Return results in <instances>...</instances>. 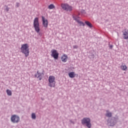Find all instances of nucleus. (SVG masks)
Here are the masks:
<instances>
[{
    "label": "nucleus",
    "instance_id": "nucleus-9",
    "mask_svg": "<svg viewBox=\"0 0 128 128\" xmlns=\"http://www.w3.org/2000/svg\"><path fill=\"white\" fill-rule=\"evenodd\" d=\"M68 55L64 54L61 57V60L63 62H68Z\"/></svg>",
    "mask_w": 128,
    "mask_h": 128
},
{
    "label": "nucleus",
    "instance_id": "nucleus-11",
    "mask_svg": "<svg viewBox=\"0 0 128 128\" xmlns=\"http://www.w3.org/2000/svg\"><path fill=\"white\" fill-rule=\"evenodd\" d=\"M123 36H124V40L128 39V30H125V31L123 32Z\"/></svg>",
    "mask_w": 128,
    "mask_h": 128
},
{
    "label": "nucleus",
    "instance_id": "nucleus-13",
    "mask_svg": "<svg viewBox=\"0 0 128 128\" xmlns=\"http://www.w3.org/2000/svg\"><path fill=\"white\" fill-rule=\"evenodd\" d=\"M68 76L71 78H74L76 76V73L74 72H70L68 74Z\"/></svg>",
    "mask_w": 128,
    "mask_h": 128
},
{
    "label": "nucleus",
    "instance_id": "nucleus-20",
    "mask_svg": "<svg viewBox=\"0 0 128 128\" xmlns=\"http://www.w3.org/2000/svg\"><path fill=\"white\" fill-rule=\"evenodd\" d=\"M74 20H76L77 22H80V19H78V17H74Z\"/></svg>",
    "mask_w": 128,
    "mask_h": 128
},
{
    "label": "nucleus",
    "instance_id": "nucleus-2",
    "mask_svg": "<svg viewBox=\"0 0 128 128\" xmlns=\"http://www.w3.org/2000/svg\"><path fill=\"white\" fill-rule=\"evenodd\" d=\"M33 26H34V28L35 30V32H37L40 35V22H38V18H34V20Z\"/></svg>",
    "mask_w": 128,
    "mask_h": 128
},
{
    "label": "nucleus",
    "instance_id": "nucleus-6",
    "mask_svg": "<svg viewBox=\"0 0 128 128\" xmlns=\"http://www.w3.org/2000/svg\"><path fill=\"white\" fill-rule=\"evenodd\" d=\"M11 122L14 124H18L20 122V117L18 115H12L11 116Z\"/></svg>",
    "mask_w": 128,
    "mask_h": 128
},
{
    "label": "nucleus",
    "instance_id": "nucleus-4",
    "mask_svg": "<svg viewBox=\"0 0 128 128\" xmlns=\"http://www.w3.org/2000/svg\"><path fill=\"white\" fill-rule=\"evenodd\" d=\"M82 124H86L88 128H92V124H90V118H85L82 120Z\"/></svg>",
    "mask_w": 128,
    "mask_h": 128
},
{
    "label": "nucleus",
    "instance_id": "nucleus-21",
    "mask_svg": "<svg viewBox=\"0 0 128 128\" xmlns=\"http://www.w3.org/2000/svg\"><path fill=\"white\" fill-rule=\"evenodd\" d=\"M78 48V46L76 45H74L73 46V48Z\"/></svg>",
    "mask_w": 128,
    "mask_h": 128
},
{
    "label": "nucleus",
    "instance_id": "nucleus-1",
    "mask_svg": "<svg viewBox=\"0 0 128 128\" xmlns=\"http://www.w3.org/2000/svg\"><path fill=\"white\" fill-rule=\"evenodd\" d=\"M28 44H23L21 46V52L25 54V56L28 58L30 55V48H28Z\"/></svg>",
    "mask_w": 128,
    "mask_h": 128
},
{
    "label": "nucleus",
    "instance_id": "nucleus-17",
    "mask_svg": "<svg viewBox=\"0 0 128 128\" xmlns=\"http://www.w3.org/2000/svg\"><path fill=\"white\" fill-rule=\"evenodd\" d=\"M106 116L108 118H110L112 116V113L107 111V113L106 114Z\"/></svg>",
    "mask_w": 128,
    "mask_h": 128
},
{
    "label": "nucleus",
    "instance_id": "nucleus-19",
    "mask_svg": "<svg viewBox=\"0 0 128 128\" xmlns=\"http://www.w3.org/2000/svg\"><path fill=\"white\" fill-rule=\"evenodd\" d=\"M32 118L33 120H36V114L32 113Z\"/></svg>",
    "mask_w": 128,
    "mask_h": 128
},
{
    "label": "nucleus",
    "instance_id": "nucleus-25",
    "mask_svg": "<svg viewBox=\"0 0 128 128\" xmlns=\"http://www.w3.org/2000/svg\"><path fill=\"white\" fill-rule=\"evenodd\" d=\"M7 10H8V9L7 8Z\"/></svg>",
    "mask_w": 128,
    "mask_h": 128
},
{
    "label": "nucleus",
    "instance_id": "nucleus-5",
    "mask_svg": "<svg viewBox=\"0 0 128 128\" xmlns=\"http://www.w3.org/2000/svg\"><path fill=\"white\" fill-rule=\"evenodd\" d=\"M61 8L66 12H72V6L68 5V4H61Z\"/></svg>",
    "mask_w": 128,
    "mask_h": 128
},
{
    "label": "nucleus",
    "instance_id": "nucleus-8",
    "mask_svg": "<svg viewBox=\"0 0 128 128\" xmlns=\"http://www.w3.org/2000/svg\"><path fill=\"white\" fill-rule=\"evenodd\" d=\"M42 24L45 28H48V21L47 19H46L44 16H42Z\"/></svg>",
    "mask_w": 128,
    "mask_h": 128
},
{
    "label": "nucleus",
    "instance_id": "nucleus-22",
    "mask_svg": "<svg viewBox=\"0 0 128 128\" xmlns=\"http://www.w3.org/2000/svg\"><path fill=\"white\" fill-rule=\"evenodd\" d=\"M16 6H17V8H18V6H20V3L17 2L16 4Z\"/></svg>",
    "mask_w": 128,
    "mask_h": 128
},
{
    "label": "nucleus",
    "instance_id": "nucleus-23",
    "mask_svg": "<svg viewBox=\"0 0 128 128\" xmlns=\"http://www.w3.org/2000/svg\"><path fill=\"white\" fill-rule=\"evenodd\" d=\"M110 48H112V45L110 46Z\"/></svg>",
    "mask_w": 128,
    "mask_h": 128
},
{
    "label": "nucleus",
    "instance_id": "nucleus-15",
    "mask_svg": "<svg viewBox=\"0 0 128 128\" xmlns=\"http://www.w3.org/2000/svg\"><path fill=\"white\" fill-rule=\"evenodd\" d=\"M85 24H86V26H89V28H92V24L90 22L88 21H86L85 22Z\"/></svg>",
    "mask_w": 128,
    "mask_h": 128
},
{
    "label": "nucleus",
    "instance_id": "nucleus-3",
    "mask_svg": "<svg viewBox=\"0 0 128 128\" xmlns=\"http://www.w3.org/2000/svg\"><path fill=\"white\" fill-rule=\"evenodd\" d=\"M48 85L50 88H54L56 86V77L52 76H50L48 79Z\"/></svg>",
    "mask_w": 128,
    "mask_h": 128
},
{
    "label": "nucleus",
    "instance_id": "nucleus-10",
    "mask_svg": "<svg viewBox=\"0 0 128 128\" xmlns=\"http://www.w3.org/2000/svg\"><path fill=\"white\" fill-rule=\"evenodd\" d=\"M44 74L42 73H40L38 72V71L37 72V74H35V78H39L40 80H42V76Z\"/></svg>",
    "mask_w": 128,
    "mask_h": 128
},
{
    "label": "nucleus",
    "instance_id": "nucleus-12",
    "mask_svg": "<svg viewBox=\"0 0 128 128\" xmlns=\"http://www.w3.org/2000/svg\"><path fill=\"white\" fill-rule=\"evenodd\" d=\"M120 68L122 70H127L128 66H126V64H122L120 66Z\"/></svg>",
    "mask_w": 128,
    "mask_h": 128
},
{
    "label": "nucleus",
    "instance_id": "nucleus-14",
    "mask_svg": "<svg viewBox=\"0 0 128 128\" xmlns=\"http://www.w3.org/2000/svg\"><path fill=\"white\" fill-rule=\"evenodd\" d=\"M48 8L49 10H53V8H56V6H54V4H50L48 6Z\"/></svg>",
    "mask_w": 128,
    "mask_h": 128
},
{
    "label": "nucleus",
    "instance_id": "nucleus-7",
    "mask_svg": "<svg viewBox=\"0 0 128 128\" xmlns=\"http://www.w3.org/2000/svg\"><path fill=\"white\" fill-rule=\"evenodd\" d=\"M51 56L55 60L58 58V52L56 50L53 49L51 50Z\"/></svg>",
    "mask_w": 128,
    "mask_h": 128
},
{
    "label": "nucleus",
    "instance_id": "nucleus-18",
    "mask_svg": "<svg viewBox=\"0 0 128 128\" xmlns=\"http://www.w3.org/2000/svg\"><path fill=\"white\" fill-rule=\"evenodd\" d=\"M78 24H80V26H85L84 23L80 20L78 21Z\"/></svg>",
    "mask_w": 128,
    "mask_h": 128
},
{
    "label": "nucleus",
    "instance_id": "nucleus-16",
    "mask_svg": "<svg viewBox=\"0 0 128 128\" xmlns=\"http://www.w3.org/2000/svg\"><path fill=\"white\" fill-rule=\"evenodd\" d=\"M6 92H7L8 96H10L12 94V91L10 90H6Z\"/></svg>",
    "mask_w": 128,
    "mask_h": 128
},
{
    "label": "nucleus",
    "instance_id": "nucleus-24",
    "mask_svg": "<svg viewBox=\"0 0 128 128\" xmlns=\"http://www.w3.org/2000/svg\"><path fill=\"white\" fill-rule=\"evenodd\" d=\"M110 126H114V124H110Z\"/></svg>",
    "mask_w": 128,
    "mask_h": 128
}]
</instances>
